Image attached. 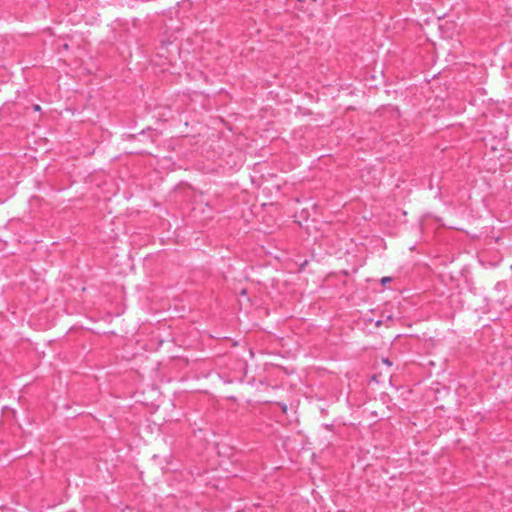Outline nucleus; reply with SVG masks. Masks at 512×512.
Returning a JSON list of instances; mask_svg holds the SVG:
<instances>
[{
    "mask_svg": "<svg viewBox=\"0 0 512 512\" xmlns=\"http://www.w3.org/2000/svg\"><path fill=\"white\" fill-rule=\"evenodd\" d=\"M390 281H391V278H390V277H383V278L381 279L382 284H386L387 282H390Z\"/></svg>",
    "mask_w": 512,
    "mask_h": 512,
    "instance_id": "nucleus-1",
    "label": "nucleus"
},
{
    "mask_svg": "<svg viewBox=\"0 0 512 512\" xmlns=\"http://www.w3.org/2000/svg\"><path fill=\"white\" fill-rule=\"evenodd\" d=\"M383 362H384L385 364H387L388 366H391V365H392V363H391V362L389 361V359H387V358H384V359H383Z\"/></svg>",
    "mask_w": 512,
    "mask_h": 512,
    "instance_id": "nucleus-2",
    "label": "nucleus"
},
{
    "mask_svg": "<svg viewBox=\"0 0 512 512\" xmlns=\"http://www.w3.org/2000/svg\"><path fill=\"white\" fill-rule=\"evenodd\" d=\"M34 110H36V111L40 110V106L39 105H35L34 106Z\"/></svg>",
    "mask_w": 512,
    "mask_h": 512,
    "instance_id": "nucleus-3",
    "label": "nucleus"
}]
</instances>
